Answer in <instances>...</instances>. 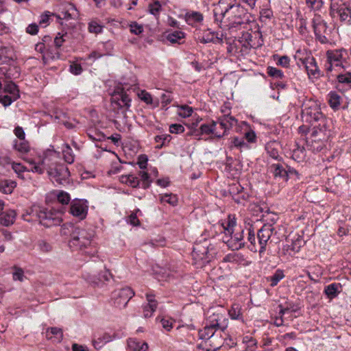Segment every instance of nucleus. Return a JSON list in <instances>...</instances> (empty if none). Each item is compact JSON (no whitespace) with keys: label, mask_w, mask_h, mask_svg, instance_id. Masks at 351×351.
Segmentation results:
<instances>
[{"label":"nucleus","mask_w":351,"mask_h":351,"mask_svg":"<svg viewBox=\"0 0 351 351\" xmlns=\"http://www.w3.org/2000/svg\"><path fill=\"white\" fill-rule=\"evenodd\" d=\"M302 117L312 126L318 123H326V119L320 110L319 104L315 101H308L304 104L302 110Z\"/></svg>","instance_id":"f257e3e1"},{"label":"nucleus","mask_w":351,"mask_h":351,"mask_svg":"<svg viewBox=\"0 0 351 351\" xmlns=\"http://www.w3.org/2000/svg\"><path fill=\"white\" fill-rule=\"evenodd\" d=\"M36 212L40 223L47 228L58 226L62 221V211L60 210L39 208Z\"/></svg>","instance_id":"f03ea898"},{"label":"nucleus","mask_w":351,"mask_h":351,"mask_svg":"<svg viewBox=\"0 0 351 351\" xmlns=\"http://www.w3.org/2000/svg\"><path fill=\"white\" fill-rule=\"evenodd\" d=\"M348 52L344 49L328 50L326 52L327 65L326 69L327 71H332L334 68L339 69H344L343 63H346Z\"/></svg>","instance_id":"7ed1b4c3"},{"label":"nucleus","mask_w":351,"mask_h":351,"mask_svg":"<svg viewBox=\"0 0 351 351\" xmlns=\"http://www.w3.org/2000/svg\"><path fill=\"white\" fill-rule=\"evenodd\" d=\"M94 234L92 230L81 229L79 227L77 231L73 233V239L69 241L70 245L77 247H86L90 244Z\"/></svg>","instance_id":"20e7f679"},{"label":"nucleus","mask_w":351,"mask_h":351,"mask_svg":"<svg viewBox=\"0 0 351 351\" xmlns=\"http://www.w3.org/2000/svg\"><path fill=\"white\" fill-rule=\"evenodd\" d=\"M330 15L332 18L339 17L341 22L346 24H351V8L346 4L331 3L330 7Z\"/></svg>","instance_id":"39448f33"},{"label":"nucleus","mask_w":351,"mask_h":351,"mask_svg":"<svg viewBox=\"0 0 351 351\" xmlns=\"http://www.w3.org/2000/svg\"><path fill=\"white\" fill-rule=\"evenodd\" d=\"M48 173L53 181L60 184L66 183L70 176L68 167L64 164H56L49 169Z\"/></svg>","instance_id":"423d86ee"},{"label":"nucleus","mask_w":351,"mask_h":351,"mask_svg":"<svg viewBox=\"0 0 351 351\" xmlns=\"http://www.w3.org/2000/svg\"><path fill=\"white\" fill-rule=\"evenodd\" d=\"M206 324L215 330L224 332L228 326V319L222 313L213 312L206 319Z\"/></svg>","instance_id":"0eeeda50"},{"label":"nucleus","mask_w":351,"mask_h":351,"mask_svg":"<svg viewBox=\"0 0 351 351\" xmlns=\"http://www.w3.org/2000/svg\"><path fill=\"white\" fill-rule=\"evenodd\" d=\"M87 202L83 199H74L71 202L69 213L80 219H84L88 213Z\"/></svg>","instance_id":"6e6552de"},{"label":"nucleus","mask_w":351,"mask_h":351,"mask_svg":"<svg viewBox=\"0 0 351 351\" xmlns=\"http://www.w3.org/2000/svg\"><path fill=\"white\" fill-rule=\"evenodd\" d=\"M114 304L119 308H125L130 299L134 295V292L130 287H125L120 289L117 293L115 294Z\"/></svg>","instance_id":"1a4fd4ad"},{"label":"nucleus","mask_w":351,"mask_h":351,"mask_svg":"<svg viewBox=\"0 0 351 351\" xmlns=\"http://www.w3.org/2000/svg\"><path fill=\"white\" fill-rule=\"evenodd\" d=\"M273 228L271 225H264L257 232V237L260 245L259 253L265 251L267 241L272 235Z\"/></svg>","instance_id":"9d476101"},{"label":"nucleus","mask_w":351,"mask_h":351,"mask_svg":"<svg viewBox=\"0 0 351 351\" xmlns=\"http://www.w3.org/2000/svg\"><path fill=\"white\" fill-rule=\"evenodd\" d=\"M299 61L305 67L308 75L315 77L319 76L320 71L313 56L308 55L304 58H300Z\"/></svg>","instance_id":"9b49d317"},{"label":"nucleus","mask_w":351,"mask_h":351,"mask_svg":"<svg viewBox=\"0 0 351 351\" xmlns=\"http://www.w3.org/2000/svg\"><path fill=\"white\" fill-rule=\"evenodd\" d=\"M328 136L326 124L318 123L314 125L311 133V136L310 137L307 138L306 140H315V142L318 141L325 142L328 138Z\"/></svg>","instance_id":"f8f14e48"},{"label":"nucleus","mask_w":351,"mask_h":351,"mask_svg":"<svg viewBox=\"0 0 351 351\" xmlns=\"http://www.w3.org/2000/svg\"><path fill=\"white\" fill-rule=\"evenodd\" d=\"M111 101L116 104L119 108L125 107L126 109H128L130 106L131 99L123 89H121L120 92H114L112 95Z\"/></svg>","instance_id":"ddd939ff"},{"label":"nucleus","mask_w":351,"mask_h":351,"mask_svg":"<svg viewBox=\"0 0 351 351\" xmlns=\"http://www.w3.org/2000/svg\"><path fill=\"white\" fill-rule=\"evenodd\" d=\"M217 123L215 121H213L210 124H202L199 130H195L193 131V134L195 136H199L202 134H214L215 137H217L218 138H221L225 135V132H223L222 134L219 133L216 131L217 128Z\"/></svg>","instance_id":"4468645a"},{"label":"nucleus","mask_w":351,"mask_h":351,"mask_svg":"<svg viewBox=\"0 0 351 351\" xmlns=\"http://www.w3.org/2000/svg\"><path fill=\"white\" fill-rule=\"evenodd\" d=\"M223 5V3L219 1L218 7L214 10V15L217 21H221L230 11L238 10L239 8V5L236 4H228L227 6L222 7Z\"/></svg>","instance_id":"2eb2a0df"},{"label":"nucleus","mask_w":351,"mask_h":351,"mask_svg":"<svg viewBox=\"0 0 351 351\" xmlns=\"http://www.w3.org/2000/svg\"><path fill=\"white\" fill-rule=\"evenodd\" d=\"M243 240V230L235 233L230 239H224L223 243H226L228 246L232 250H239L245 245Z\"/></svg>","instance_id":"dca6fc26"},{"label":"nucleus","mask_w":351,"mask_h":351,"mask_svg":"<svg viewBox=\"0 0 351 351\" xmlns=\"http://www.w3.org/2000/svg\"><path fill=\"white\" fill-rule=\"evenodd\" d=\"M337 79L338 81L337 88L339 91L343 92L345 86L351 89V72L347 71L343 73H339L337 75Z\"/></svg>","instance_id":"f3484780"},{"label":"nucleus","mask_w":351,"mask_h":351,"mask_svg":"<svg viewBox=\"0 0 351 351\" xmlns=\"http://www.w3.org/2000/svg\"><path fill=\"white\" fill-rule=\"evenodd\" d=\"M208 252V241H204L203 243H195L193 247V255L196 258L201 260L206 258V255Z\"/></svg>","instance_id":"a211bd4d"},{"label":"nucleus","mask_w":351,"mask_h":351,"mask_svg":"<svg viewBox=\"0 0 351 351\" xmlns=\"http://www.w3.org/2000/svg\"><path fill=\"white\" fill-rule=\"evenodd\" d=\"M146 298L148 303L143 307V313L145 317H150L156 311L158 302L154 299V295H153L147 294Z\"/></svg>","instance_id":"6ab92c4d"},{"label":"nucleus","mask_w":351,"mask_h":351,"mask_svg":"<svg viewBox=\"0 0 351 351\" xmlns=\"http://www.w3.org/2000/svg\"><path fill=\"white\" fill-rule=\"evenodd\" d=\"M269 168L275 178H279L285 181L287 180V173L286 172V169L282 164H272Z\"/></svg>","instance_id":"aec40b11"},{"label":"nucleus","mask_w":351,"mask_h":351,"mask_svg":"<svg viewBox=\"0 0 351 351\" xmlns=\"http://www.w3.org/2000/svg\"><path fill=\"white\" fill-rule=\"evenodd\" d=\"M327 28L328 26L326 22L319 24L313 28L316 38L322 44H325L328 42V39L325 36Z\"/></svg>","instance_id":"412c9836"},{"label":"nucleus","mask_w":351,"mask_h":351,"mask_svg":"<svg viewBox=\"0 0 351 351\" xmlns=\"http://www.w3.org/2000/svg\"><path fill=\"white\" fill-rule=\"evenodd\" d=\"M341 288L339 283H332L325 287L324 293L328 298L332 299L337 296Z\"/></svg>","instance_id":"4be33fe9"},{"label":"nucleus","mask_w":351,"mask_h":351,"mask_svg":"<svg viewBox=\"0 0 351 351\" xmlns=\"http://www.w3.org/2000/svg\"><path fill=\"white\" fill-rule=\"evenodd\" d=\"M219 123L220 128L224 130L223 132L226 133L227 130L237 124V119L232 116H224L219 119Z\"/></svg>","instance_id":"5701e85b"},{"label":"nucleus","mask_w":351,"mask_h":351,"mask_svg":"<svg viewBox=\"0 0 351 351\" xmlns=\"http://www.w3.org/2000/svg\"><path fill=\"white\" fill-rule=\"evenodd\" d=\"M16 217L14 210H10L6 213H2L0 216V223L3 226H8L14 223Z\"/></svg>","instance_id":"b1692460"},{"label":"nucleus","mask_w":351,"mask_h":351,"mask_svg":"<svg viewBox=\"0 0 351 351\" xmlns=\"http://www.w3.org/2000/svg\"><path fill=\"white\" fill-rule=\"evenodd\" d=\"M16 186V182L10 180H5L0 182V191L5 194H11Z\"/></svg>","instance_id":"393cba45"},{"label":"nucleus","mask_w":351,"mask_h":351,"mask_svg":"<svg viewBox=\"0 0 351 351\" xmlns=\"http://www.w3.org/2000/svg\"><path fill=\"white\" fill-rule=\"evenodd\" d=\"M112 340L111 336L108 333H103L99 335L97 339L93 340V345L95 349L99 350L103 347V346Z\"/></svg>","instance_id":"a878e982"},{"label":"nucleus","mask_w":351,"mask_h":351,"mask_svg":"<svg viewBox=\"0 0 351 351\" xmlns=\"http://www.w3.org/2000/svg\"><path fill=\"white\" fill-rule=\"evenodd\" d=\"M204 17L199 12H189L185 14V20L189 25H193L195 23L201 22Z\"/></svg>","instance_id":"bb28decb"},{"label":"nucleus","mask_w":351,"mask_h":351,"mask_svg":"<svg viewBox=\"0 0 351 351\" xmlns=\"http://www.w3.org/2000/svg\"><path fill=\"white\" fill-rule=\"evenodd\" d=\"M236 226V220L234 217L231 218L230 216H228V221L226 224L221 223V226L223 228V231L224 234L228 235L230 237H232V234L234 232V227Z\"/></svg>","instance_id":"cd10ccee"},{"label":"nucleus","mask_w":351,"mask_h":351,"mask_svg":"<svg viewBox=\"0 0 351 351\" xmlns=\"http://www.w3.org/2000/svg\"><path fill=\"white\" fill-rule=\"evenodd\" d=\"M62 34L67 40L69 39L80 40L82 37L79 30L75 26L68 27Z\"/></svg>","instance_id":"c85d7f7f"},{"label":"nucleus","mask_w":351,"mask_h":351,"mask_svg":"<svg viewBox=\"0 0 351 351\" xmlns=\"http://www.w3.org/2000/svg\"><path fill=\"white\" fill-rule=\"evenodd\" d=\"M26 161L31 165L30 170L33 172L42 174L44 172L45 168L43 167L44 160L40 159L38 162H36L32 159H26Z\"/></svg>","instance_id":"c756f323"},{"label":"nucleus","mask_w":351,"mask_h":351,"mask_svg":"<svg viewBox=\"0 0 351 351\" xmlns=\"http://www.w3.org/2000/svg\"><path fill=\"white\" fill-rule=\"evenodd\" d=\"M77 228L72 223H65L61 227L60 234L62 236L71 237V239H73V233L77 231Z\"/></svg>","instance_id":"7c9ffc66"},{"label":"nucleus","mask_w":351,"mask_h":351,"mask_svg":"<svg viewBox=\"0 0 351 351\" xmlns=\"http://www.w3.org/2000/svg\"><path fill=\"white\" fill-rule=\"evenodd\" d=\"M62 17L58 16L60 19H71L77 16V12L75 7L73 4H69L66 11L62 12Z\"/></svg>","instance_id":"2f4dec72"},{"label":"nucleus","mask_w":351,"mask_h":351,"mask_svg":"<svg viewBox=\"0 0 351 351\" xmlns=\"http://www.w3.org/2000/svg\"><path fill=\"white\" fill-rule=\"evenodd\" d=\"M278 144L276 142H271L266 145V151L269 156L276 160H278L280 156L278 149Z\"/></svg>","instance_id":"473e14b6"},{"label":"nucleus","mask_w":351,"mask_h":351,"mask_svg":"<svg viewBox=\"0 0 351 351\" xmlns=\"http://www.w3.org/2000/svg\"><path fill=\"white\" fill-rule=\"evenodd\" d=\"M216 330L210 328V326L206 324L203 329L199 330V337L202 339H210L214 337Z\"/></svg>","instance_id":"72a5a7b5"},{"label":"nucleus","mask_w":351,"mask_h":351,"mask_svg":"<svg viewBox=\"0 0 351 351\" xmlns=\"http://www.w3.org/2000/svg\"><path fill=\"white\" fill-rule=\"evenodd\" d=\"M307 147L313 152H320L325 147V142L315 140H306Z\"/></svg>","instance_id":"f704fd0d"},{"label":"nucleus","mask_w":351,"mask_h":351,"mask_svg":"<svg viewBox=\"0 0 351 351\" xmlns=\"http://www.w3.org/2000/svg\"><path fill=\"white\" fill-rule=\"evenodd\" d=\"M62 154L64 160L69 163L72 164L74 162V154L69 145L65 144L62 149Z\"/></svg>","instance_id":"c9c22d12"},{"label":"nucleus","mask_w":351,"mask_h":351,"mask_svg":"<svg viewBox=\"0 0 351 351\" xmlns=\"http://www.w3.org/2000/svg\"><path fill=\"white\" fill-rule=\"evenodd\" d=\"M184 37V32L181 31H174L171 33H169L167 39L171 43H180V40L183 39Z\"/></svg>","instance_id":"e433bc0d"},{"label":"nucleus","mask_w":351,"mask_h":351,"mask_svg":"<svg viewBox=\"0 0 351 351\" xmlns=\"http://www.w3.org/2000/svg\"><path fill=\"white\" fill-rule=\"evenodd\" d=\"M328 97V102L330 107L333 109L337 108L341 104V97L335 92H330Z\"/></svg>","instance_id":"4c0bfd02"},{"label":"nucleus","mask_w":351,"mask_h":351,"mask_svg":"<svg viewBox=\"0 0 351 351\" xmlns=\"http://www.w3.org/2000/svg\"><path fill=\"white\" fill-rule=\"evenodd\" d=\"M241 308L239 304H234L228 311V314L232 319H239L241 318Z\"/></svg>","instance_id":"58836bf2"},{"label":"nucleus","mask_w":351,"mask_h":351,"mask_svg":"<svg viewBox=\"0 0 351 351\" xmlns=\"http://www.w3.org/2000/svg\"><path fill=\"white\" fill-rule=\"evenodd\" d=\"M160 202L162 203H168L171 206H176L178 203V197L172 193L164 194L160 195Z\"/></svg>","instance_id":"ea45409f"},{"label":"nucleus","mask_w":351,"mask_h":351,"mask_svg":"<svg viewBox=\"0 0 351 351\" xmlns=\"http://www.w3.org/2000/svg\"><path fill=\"white\" fill-rule=\"evenodd\" d=\"M14 149L21 153H27L29 150L28 143L24 141H16L14 145Z\"/></svg>","instance_id":"a19ab883"},{"label":"nucleus","mask_w":351,"mask_h":351,"mask_svg":"<svg viewBox=\"0 0 351 351\" xmlns=\"http://www.w3.org/2000/svg\"><path fill=\"white\" fill-rule=\"evenodd\" d=\"M171 139V136L169 134H160L155 136V141L156 143H160V145H157V148L160 149L164 146L166 143L170 142Z\"/></svg>","instance_id":"79ce46f5"},{"label":"nucleus","mask_w":351,"mask_h":351,"mask_svg":"<svg viewBox=\"0 0 351 351\" xmlns=\"http://www.w3.org/2000/svg\"><path fill=\"white\" fill-rule=\"evenodd\" d=\"M304 148L298 147L296 149H293L291 157L294 160L300 162L304 159Z\"/></svg>","instance_id":"37998d69"},{"label":"nucleus","mask_w":351,"mask_h":351,"mask_svg":"<svg viewBox=\"0 0 351 351\" xmlns=\"http://www.w3.org/2000/svg\"><path fill=\"white\" fill-rule=\"evenodd\" d=\"M285 277L284 273L282 270L278 269L274 274L270 277L271 286L274 287L277 285L278 282Z\"/></svg>","instance_id":"c03bdc74"},{"label":"nucleus","mask_w":351,"mask_h":351,"mask_svg":"<svg viewBox=\"0 0 351 351\" xmlns=\"http://www.w3.org/2000/svg\"><path fill=\"white\" fill-rule=\"evenodd\" d=\"M4 92L10 93L12 96L19 95V90L17 88L16 85L14 83L12 82H10L7 84L5 85V86H4Z\"/></svg>","instance_id":"a18cd8bd"},{"label":"nucleus","mask_w":351,"mask_h":351,"mask_svg":"<svg viewBox=\"0 0 351 351\" xmlns=\"http://www.w3.org/2000/svg\"><path fill=\"white\" fill-rule=\"evenodd\" d=\"M208 340L210 341V346L213 348L212 351H217L223 345V339L221 336L218 339L213 337Z\"/></svg>","instance_id":"49530a36"},{"label":"nucleus","mask_w":351,"mask_h":351,"mask_svg":"<svg viewBox=\"0 0 351 351\" xmlns=\"http://www.w3.org/2000/svg\"><path fill=\"white\" fill-rule=\"evenodd\" d=\"M19 95H0V102L5 106H10L14 101L16 100Z\"/></svg>","instance_id":"de8ad7c7"},{"label":"nucleus","mask_w":351,"mask_h":351,"mask_svg":"<svg viewBox=\"0 0 351 351\" xmlns=\"http://www.w3.org/2000/svg\"><path fill=\"white\" fill-rule=\"evenodd\" d=\"M267 73L269 76L278 79H282L284 77V74L281 70L272 66L267 68Z\"/></svg>","instance_id":"09e8293b"},{"label":"nucleus","mask_w":351,"mask_h":351,"mask_svg":"<svg viewBox=\"0 0 351 351\" xmlns=\"http://www.w3.org/2000/svg\"><path fill=\"white\" fill-rule=\"evenodd\" d=\"M123 178H125V183L132 187H137L139 186L140 181L138 178L134 175L130 174L128 176H124Z\"/></svg>","instance_id":"8fccbe9b"},{"label":"nucleus","mask_w":351,"mask_h":351,"mask_svg":"<svg viewBox=\"0 0 351 351\" xmlns=\"http://www.w3.org/2000/svg\"><path fill=\"white\" fill-rule=\"evenodd\" d=\"M139 176L141 178L142 180V187L143 189H147L151 183V180H149V174L144 171H141L138 173Z\"/></svg>","instance_id":"3c124183"},{"label":"nucleus","mask_w":351,"mask_h":351,"mask_svg":"<svg viewBox=\"0 0 351 351\" xmlns=\"http://www.w3.org/2000/svg\"><path fill=\"white\" fill-rule=\"evenodd\" d=\"M37 245L39 250L44 253H47L51 251V245L45 240H39L37 242Z\"/></svg>","instance_id":"603ef678"},{"label":"nucleus","mask_w":351,"mask_h":351,"mask_svg":"<svg viewBox=\"0 0 351 351\" xmlns=\"http://www.w3.org/2000/svg\"><path fill=\"white\" fill-rule=\"evenodd\" d=\"M57 199H58V201L63 205L68 204L71 200L69 194L64 191H60L57 195Z\"/></svg>","instance_id":"864d4df0"},{"label":"nucleus","mask_w":351,"mask_h":351,"mask_svg":"<svg viewBox=\"0 0 351 351\" xmlns=\"http://www.w3.org/2000/svg\"><path fill=\"white\" fill-rule=\"evenodd\" d=\"M193 108L189 106L184 105L179 108V115L182 117H189L192 114Z\"/></svg>","instance_id":"5fc2aeb1"},{"label":"nucleus","mask_w":351,"mask_h":351,"mask_svg":"<svg viewBox=\"0 0 351 351\" xmlns=\"http://www.w3.org/2000/svg\"><path fill=\"white\" fill-rule=\"evenodd\" d=\"M149 12L153 15L158 14L160 9L161 5L158 1H155L153 3L149 4Z\"/></svg>","instance_id":"6e6d98bb"},{"label":"nucleus","mask_w":351,"mask_h":351,"mask_svg":"<svg viewBox=\"0 0 351 351\" xmlns=\"http://www.w3.org/2000/svg\"><path fill=\"white\" fill-rule=\"evenodd\" d=\"M111 277L112 274L110 271L108 270H105L101 274H99L98 281H96L95 280H90V281L93 283H98V282L108 281Z\"/></svg>","instance_id":"4d7b16f0"},{"label":"nucleus","mask_w":351,"mask_h":351,"mask_svg":"<svg viewBox=\"0 0 351 351\" xmlns=\"http://www.w3.org/2000/svg\"><path fill=\"white\" fill-rule=\"evenodd\" d=\"M138 96L140 99L145 102L147 104H151L152 103V97L151 94L147 93L145 90H142L139 94Z\"/></svg>","instance_id":"13d9d810"},{"label":"nucleus","mask_w":351,"mask_h":351,"mask_svg":"<svg viewBox=\"0 0 351 351\" xmlns=\"http://www.w3.org/2000/svg\"><path fill=\"white\" fill-rule=\"evenodd\" d=\"M276 57L278 58L277 64L283 67L287 68L289 66L290 59L287 56H283L281 57H278V56H274V58L276 59Z\"/></svg>","instance_id":"bf43d9fd"},{"label":"nucleus","mask_w":351,"mask_h":351,"mask_svg":"<svg viewBox=\"0 0 351 351\" xmlns=\"http://www.w3.org/2000/svg\"><path fill=\"white\" fill-rule=\"evenodd\" d=\"M130 31L132 33L136 35H138L143 32V28L142 25H138L136 22H134L130 25Z\"/></svg>","instance_id":"052dcab7"},{"label":"nucleus","mask_w":351,"mask_h":351,"mask_svg":"<svg viewBox=\"0 0 351 351\" xmlns=\"http://www.w3.org/2000/svg\"><path fill=\"white\" fill-rule=\"evenodd\" d=\"M89 32L91 33L98 34L102 30V27L97 24L96 22H91L88 25Z\"/></svg>","instance_id":"680f3d73"},{"label":"nucleus","mask_w":351,"mask_h":351,"mask_svg":"<svg viewBox=\"0 0 351 351\" xmlns=\"http://www.w3.org/2000/svg\"><path fill=\"white\" fill-rule=\"evenodd\" d=\"M215 39V34L213 32H208L205 34L202 38L199 39L202 43H208L213 42Z\"/></svg>","instance_id":"e2e57ef3"},{"label":"nucleus","mask_w":351,"mask_h":351,"mask_svg":"<svg viewBox=\"0 0 351 351\" xmlns=\"http://www.w3.org/2000/svg\"><path fill=\"white\" fill-rule=\"evenodd\" d=\"M66 38L64 36V35L61 33H58V36L54 39V43L57 48L60 47L63 43L66 41Z\"/></svg>","instance_id":"0e129e2a"},{"label":"nucleus","mask_w":351,"mask_h":351,"mask_svg":"<svg viewBox=\"0 0 351 351\" xmlns=\"http://www.w3.org/2000/svg\"><path fill=\"white\" fill-rule=\"evenodd\" d=\"M147 160L148 159L146 155L142 154L138 156L137 163L140 169H144L147 167Z\"/></svg>","instance_id":"69168bd1"},{"label":"nucleus","mask_w":351,"mask_h":351,"mask_svg":"<svg viewBox=\"0 0 351 351\" xmlns=\"http://www.w3.org/2000/svg\"><path fill=\"white\" fill-rule=\"evenodd\" d=\"M169 130L171 133L180 134L184 131V128L180 124H172L169 127Z\"/></svg>","instance_id":"338daca9"},{"label":"nucleus","mask_w":351,"mask_h":351,"mask_svg":"<svg viewBox=\"0 0 351 351\" xmlns=\"http://www.w3.org/2000/svg\"><path fill=\"white\" fill-rule=\"evenodd\" d=\"M14 134L19 138L20 141L25 140V132L22 127L17 126L14 130Z\"/></svg>","instance_id":"774afa93"}]
</instances>
